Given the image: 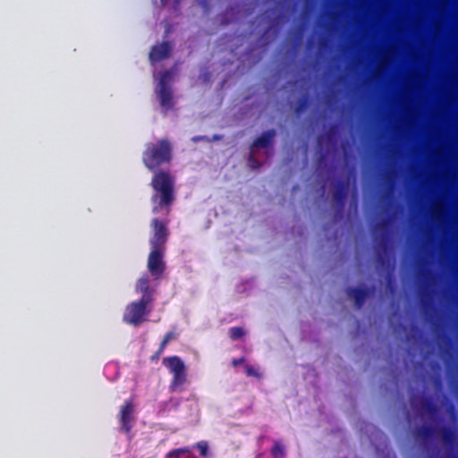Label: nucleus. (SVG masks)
Returning a JSON list of instances; mask_svg holds the SVG:
<instances>
[{
    "label": "nucleus",
    "mask_w": 458,
    "mask_h": 458,
    "mask_svg": "<svg viewBox=\"0 0 458 458\" xmlns=\"http://www.w3.org/2000/svg\"><path fill=\"white\" fill-rule=\"evenodd\" d=\"M443 441L445 445H453L455 441V433L454 431L448 428V427H443L440 429Z\"/></svg>",
    "instance_id": "14"
},
{
    "label": "nucleus",
    "mask_w": 458,
    "mask_h": 458,
    "mask_svg": "<svg viewBox=\"0 0 458 458\" xmlns=\"http://www.w3.org/2000/svg\"><path fill=\"white\" fill-rule=\"evenodd\" d=\"M199 451L202 457L207 458L208 456V445L206 441H199L195 445Z\"/></svg>",
    "instance_id": "19"
},
{
    "label": "nucleus",
    "mask_w": 458,
    "mask_h": 458,
    "mask_svg": "<svg viewBox=\"0 0 458 458\" xmlns=\"http://www.w3.org/2000/svg\"><path fill=\"white\" fill-rule=\"evenodd\" d=\"M175 337H176V335H175V334H174V331H169V332H167V333L165 335V336H164L163 340L161 341V343H160V344H159V347H161L162 349H164V350H165V347H166V345H167V344H168L171 340L174 339Z\"/></svg>",
    "instance_id": "20"
},
{
    "label": "nucleus",
    "mask_w": 458,
    "mask_h": 458,
    "mask_svg": "<svg viewBox=\"0 0 458 458\" xmlns=\"http://www.w3.org/2000/svg\"><path fill=\"white\" fill-rule=\"evenodd\" d=\"M386 224L385 222H384V223H381V224H377V228H381V229H383V228H385V227H386Z\"/></svg>",
    "instance_id": "25"
},
{
    "label": "nucleus",
    "mask_w": 458,
    "mask_h": 458,
    "mask_svg": "<svg viewBox=\"0 0 458 458\" xmlns=\"http://www.w3.org/2000/svg\"><path fill=\"white\" fill-rule=\"evenodd\" d=\"M151 225L154 230L153 236L150 239L151 248L165 250V246L168 238V229L165 224L157 218H154L151 222Z\"/></svg>",
    "instance_id": "6"
},
{
    "label": "nucleus",
    "mask_w": 458,
    "mask_h": 458,
    "mask_svg": "<svg viewBox=\"0 0 458 458\" xmlns=\"http://www.w3.org/2000/svg\"><path fill=\"white\" fill-rule=\"evenodd\" d=\"M422 408L428 412L436 411V407L433 403L428 398H422Z\"/></svg>",
    "instance_id": "21"
},
{
    "label": "nucleus",
    "mask_w": 458,
    "mask_h": 458,
    "mask_svg": "<svg viewBox=\"0 0 458 458\" xmlns=\"http://www.w3.org/2000/svg\"><path fill=\"white\" fill-rule=\"evenodd\" d=\"M346 294L353 300L355 307L360 309L369 295V290L367 287H348Z\"/></svg>",
    "instance_id": "9"
},
{
    "label": "nucleus",
    "mask_w": 458,
    "mask_h": 458,
    "mask_svg": "<svg viewBox=\"0 0 458 458\" xmlns=\"http://www.w3.org/2000/svg\"><path fill=\"white\" fill-rule=\"evenodd\" d=\"M244 358L243 357H241L239 359H233V361H232V364L234 366V367H237L241 364H242L244 362Z\"/></svg>",
    "instance_id": "24"
},
{
    "label": "nucleus",
    "mask_w": 458,
    "mask_h": 458,
    "mask_svg": "<svg viewBox=\"0 0 458 458\" xmlns=\"http://www.w3.org/2000/svg\"><path fill=\"white\" fill-rule=\"evenodd\" d=\"M435 433V428L431 425H424L420 428H417L415 430V437L417 438H421L423 440H427L430 438Z\"/></svg>",
    "instance_id": "13"
},
{
    "label": "nucleus",
    "mask_w": 458,
    "mask_h": 458,
    "mask_svg": "<svg viewBox=\"0 0 458 458\" xmlns=\"http://www.w3.org/2000/svg\"><path fill=\"white\" fill-rule=\"evenodd\" d=\"M271 454L274 458H284L285 456L284 446L280 442L276 441L271 449Z\"/></svg>",
    "instance_id": "15"
},
{
    "label": "nucleus",
    "mask_w": 458,
    "mask_h": 458,
    "mask_svg": "<svg viewBox=\"0 0 458 458\" xmlns=\"http://www.w3.org/2000/svg\"><path fill=\"white\" fill-rule=\"evenodd\" d=\"M309 101L306 97L300 98L296 104L294 112L299 114H301L308 106Z\"/></svg>",
    "instance_id": "18"
},
{
    "label": "nucleus",
    "mask_w": 458,
    "mask_h": 458,
    "mask_svg": "<svg viewBox=\"0 0 458 458\" xmlns=\"http://www.w3.org/2000/svg\"><path fill=\"white\" fill-rule=\"evenodd\" d=\"M164 351H165L164 349H162L161 347H158V349L156 351V352L150 357V361H152V362L157 361L159 357L164 352Z\"/></svg>",
    "instance_id": "23"
},
{
    "label": "nucleus",
    "mask_w": 458,
    "mask_h": 458,
    "mask_svg": "<svg viewBox=\"0 0 458 458\" xmlns=\"http://www.w3.org/2000/svg\"><path fill=\"white\" fill-rule=\"evenodd\" d=\"M136 292L142 293L140 299L148 297L147 301L153 302L154 290L149 286V278L148 276L140 277L136 284Z\"/></svg>",
    "instance_id": "10"
},
{
    "label": "nucleus",
    "mask_w": 458,
    "mask_h": 458,
    "mask_svg": "<svg viewBox=\"0 0 458 458\" xmlns=\"http://www.w3.org/2000/svg\"><path fill=\"white\" fill-rule=\"evenodd\" d=\"M199 139H200L199 137H196V138H193V140H194V141H197V140H199Z\"/></svg>",
    "instance_id": "27"
},
{
    "label": "nucleus",
    "mask_w": 458,
    "mask_h": 458,
    "mask_svg": "<svg viewBox=\"0 0 458 458\" xmlns=\"http://www.w3.org/2000/svg\"><path fill=\"white\" fill-rule=\"evenodd\" d=\"M172 51V45L168 41H164L161 44L152 47L148 58L151 64H156L165 60L170 56Z\"/></svg>",
    "instance_id": "8"
},
{
    "label": "nucleus",
    "mask_w": 458,
    "mask_h": 458,
    "mask_svg": "<svg viewBox=\"0 0 458 458\" xmlns=\"http://www.w3.org/2000/svg\"><path fill=\"white\" fill-rule=\"evenodd\" d=\"M245 335V331L241 327H233L229 328V337L233 341L241 339Z\"/></svg>",
    "instance_id": "16"
},
{
    "label": "nucleus",
    "mask_w": 458,
    "mask_h": 458,
    "mask_svg": "<svg viewBox=\"0 0 458 458\" xmlns=\"http://www.w3.org/2000/svg\"><path fill=\"white\" fill-rule=\"evenodd\" d=\"M164 254L165 250L152 249L148 258V269L156 279L160 278L165 269Z\"/></svg>",
    "instance_id": "7"
},
{
    "label": "nucleus",
    "mask_w": 458,
    "mask_h": 458,
    "mask_svg": "<svg viewBox=\"0 0 458 458\" xmlns=\"http://www.w3.org/2000/svg\"><path fill=\"white\" fill-rule=\"evenodd\" d=\"M135 409L133 399L130 398L124 401L121 405L118 413V420L120 423L119 430L126 434L129 440L132 438L131 429L135 422Z\"/></svg>",
    "instance_id": "4"
},
{
    "label": "nucleus",
    "mask_w": 458,
    "mask_h": 458,
    "mask_svg": "<svg viewBox=\"0 0 458 458\" xmlns=\"http://www.w3.org/2000/svg\"><path fill=\"white\" fill-rule=\"evenodd\" d=\"M148 297L140 299L129 303L124 310L123 320L131 326L139 327L147 320V317L151 312L152 302L147 301Z\"/></svg>",
    "instance_id": "2"
},
{
    "label": "nucleus",
    "mask_w": 458,
    "mask_h": 458,
    "mask_svg": "<svg viewBox=\"0 0 458 458\" xmlns=\"http://www.w3.org/2000/svg\"><path fill=\"white\" fill-rule=\"evenodd\" d=\"M172 158L173 146L165 138L147 143L142 153L144 165L154 173L150 182L155 191L151 197L153 213H158L162 209L169 213L175 199L174 176L169 171L159 170L162 165L170 164Z\"/></svg>",
    "instance_id": "1"
},
{
    "label": "nucleus",
    "mask_w": 458,
    "mask_h": 458,
    "mask_svg": "<svg viewBox=\"0 0 458 458\" xmlns=\"http://www.w3.org/2000/svg\"><path fill=\"white\" fill-rule=\"evenodd\" d=\"M220 139H221V136H219V135H215L214 136V140H220Z\"/></svg>",
    "instance_id": "26"
},
{
    "label": "nucleus",
    "mask_w": 458,
    "mask_h": 458,
    "mask_svg": "<svg viewBox=\"0 0 458 458\" xmlns=\"http://www.w3.org/2000/svg\"><path fill=\"white\" fill-rule=\"evenodd\" d=\"M245 370H246V373H247L248 376L256 377H259V371L255 368L250 366V365H247L245 367Z\"/></svg>",
    "instance_id": "22"
},
{
    "label": "nucleus",
    "mask_w": 458,
    "mask_h": 458,
    "mask_svg": "<svg viewBox=\"0 0 458 458\" xmlns=\"http://www.w3.org/2000/svg\"><path fill=\"white\" fill-rule=\"evenodd\" d=\"M190 452H191V448L188 446H185V447L176 448V449H173V450L169 451L167 453L166 456L168 458H179L182 454H188Z\"/></svg>",
    "instance_id": "17"
},
{
    "label": "nucleus",
    "mask_w": 458,
    "mask_h": 458,
    "mask_svg": "<svg viewBox=\"0 0 458 458\" xmlns=\"http://www.w3.org/2000/svg\"><path fill=\"white\" fill-rule=\"evenodd\" d=\"M276 132L274 129L265 131L252 143V148H265L269 147L276 136Z\"/></svg>",
    "instance_id": "11"
},
{
    "label": "nucleus",
    "mask_w": 458,
    "mask_h": 458,
    "mask_svg": "<svg viewBox=\"0 0 458 458\" xmlns=\"http://www.w3.org/2000/svg\"><path fill=\"white\" fill-rule=\"evenodd\" d=\"M172 78V73L170 71H164L160 74L159 81H158V98L160 106L166 110L172 109L174 106L173 102V92L171 87L169 86V82Z\"/></svg>",
    "instance_id": "5"
},
{
    "label": "nucleus",
    "mask_w": 458,
    "mask_h": 458,
    "mask_svg": "<svg viewBox=\"0 0 458 458\" xmlns=\"http://www.w3.org/2000/svg\"><path fill=\"white\" fill-rule=\"evenodd\" d=\"M347 186L346 184L342 182L337 185V188L333 192V199L337 203V205L343 208L344 206L347 191H346Z\"/></svg>",
    "instance_id": "12"
},
{
    "label": "nucleus",
    "mask_w": 458,
    "mask_h": 458,
    "mask_svg": "<svg viewBox=\"0 0 458 458\" xmlns=\"http://www.w3.org/2000/svg\"><path fill=\"white\" fill-rule=\"evenodd\" d=\"M163 364L173 374V379L171 382L172 389L174 390L176 387L183 385L186 382V367L179 356L174 355L166 357L163 360Z\"/></svg>",
    "instance_id": "3"
}]
</instances>
